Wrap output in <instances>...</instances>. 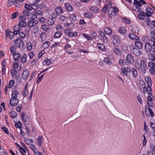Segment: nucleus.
<instances>
[{
    "instance_id": "1",
    "label": "nucleus",
    "mask_w": 155,
    "mask_h": 155,
    "mask_svg": "<svg viewBox=\"0 0 155 155\" xmlns=\"http://www.w3.org/2000/svg\"><path fill=\"white\" fill-rule=\"evenodd\" d=\"M119 10L117 7L110 6L108 11V16L110 18H114L116 14L119 12Z\"/></svg>"
},
{
    "instance_id": "2",
    "label": "nucleus",
    "mask_w": 155,
    "mask_h": 155,
    "mask_svg": "<svg viewBox=\"0 0 155 155\" xmlns=\"http://www.w3.org/2000/svg\"><path fill=\"white\" fill-rule=\"evenodd\" d=\"M133 5L134 7L133 8V10L135 11H138V12H141L143 10L142 8V5L140 1H139L137 0H134Z\"/></svg>"
},
{
    "instance_id": "3",
    "label": "nucleus",
    "mask_w": 155,
    "mask_h": 155,
    "mask_svg": "<svg viewBox=\"0 0 155 155\" xmlns=\"http://www.w3.org/2000/svg\"><path fill=\"white\" fill-rule=\"evenodd\" d=\"M20 19L18 25L21 27H25L27 25L26 22V18L24 16H20Z\"/></svg>"
},
{
    "instance_id": "4",
    "label": "nucleus",
    "mask_w": 155,
    "mask_h": 155,
    "mask_svg": "<svg viewBox=\"0 0 155 155\" xmlns=\"http://www.w3.org/2000/svg\"><path fill=\"white\" fill-rule=\"evenodd\" d=\"M72 30L71 28H67L64 30V33L70 37H75L77 35L76 32H72Z\"/></svg>"
},
{
    "instance_id": "5",
    "label": "nucleus",
    "mask_w": 155,
    "mask_h": 155,
    "mask_svg": "<svg viewBox=\"0 0 155 155\" xmlns=\"http://www.w3.org/2000/svg\"><path fill=\"white\" fill-rule=\"evenodd\" d=\"M111 40L112 43L115 45H118L120 43V38L117 35H114L113 36Z\"/></svg>"
},
{
    "instance_id": "6",
    "label": "nucleus",
    "mask_w": 155,
    "mask_h": 155,
    "mask_svg": "<svg viewBox=\"0 0 155 155\" xmlns=\"http://www.w3.org/2000/svg\"><path fill=\"white\" fill-rule=\"evenodd\" d=\"M14 43L17 47L19 48H22L24 46V43L22 40L19 38L16 39Z\"/></svg>"
},
{
    "instance_id": "7",
    "label": "nucleus",
    "mask_w": 155,
    "mask_h": 155,
    "mask_svg": "<svg viewBox=\"0 0 155 155\" xmlns=\"http://www.w3.org/2000/svg\"><path fill=\"white\" fill-rule=\"evenodd\" d=\"M144 12L146 17H150L152 16L154 12L153 9L150 7H147Z\"/></svg>"
},
{
    "instance_id": "8",
    "label": "nucleus",
    "mask_w": 155,
    "mask_h": 155,
    "mask_svg": "<svg viewBox=\"0 0 155 155\" xmlns=\"http://www.w3.org/2000/svg\"><path fill=\"white\" fill-rule=\"evenodd\" d=\"M98 35L100 39L103 42L106 43L107 42V37L103 31H100L99 32Z\"/></svg>"
},
{
    "instance_id": "9",
    "label": "nucleus",
    "mask_w": 155,
    "mask_h": 155,
    "mask_svg": "<svg viewBox=\"0 0 155 155\" xmlns=\"http://www.w3.org/2000/svg\"><path fill=\"white\" fill-rule=\"evenodd\" d=\"M140 67L141 70L143 73H145L147 68L145 61L143 60H141L140 63Z\"/></svg>"
},
{
    "instance_id": "10",
    "label": "nucleus",
    "mask_w": 155,
    "mask_h": 155,
    "mask_svg": "<svg viewBox=\"0 0 155 155\" xmlns=\"http://www.w3.org/2000/svg\"><path fill=\"white\" fill-rule=\"evenodd\" d=\"M89 12H91L93 14H97L100 12V10L96 6H92L89 9Z\"/></svg>"
},
{
    "instance_id": "11",
    "label": "nucleus",
    "mask_w": 155,
    "mask_h": 155,
    "mask_svg": "<svg viewBox=\"0 0 155 155\" xmlns=\"http://www.w3.org/2000/svg\"><path fill=\"white\" fill-rule=\"evenodd\" d=\"M154 98L152 94L149 95L147 97V103L149 106L150 107H153V106L152 104L153 98Z\"/></svg>"
},
{
    "instance_id": "12",
    "label": "nucleus",
    "mask_w": 155,
    "mask_h": 155,
    "mask_svg": "<svg viewBox=\"0 0 155 155\" xmlns=\"http://www.w3.org/2000/svg\"><path fill=\"white\" fill-rule=\"evenodd\" d=\"M21 27L18 25H15L13 28V32L15 35H17L21 31Z\"/></svg>"
},
{
    "instance_id": "13",
    "label": "nucleus",
    "mask_w": 155,
    "mask_h": 155,
    "mask_svg": "<svg viewBox=\"0 0 155 155\" xmlns=\"http://www.w3.org/2000/svg\"><path fill=\"white\" fill-rule=\"evenodd\" d=\"M54 10L55 12L58 14V16L61 15L64 13L62 8L60 6L57 7Z\"/></svg>"
},
{
    "instance_id": "14",
    "label": "nucleus",
    "mask_w": 155,
    "mask_h": 155,
    "mask_svg": "<svg viewBox=\"0 0 155 155\" xmlns=\"http://www.w3.org/2000/svg\"><path fill=\"white\" fill-rule=\"evenodd\" d=\"M19 100L18 98L11 97L9 101L10 104L11 106H16Z\"/></svg>"
},
{
    "instance_id": "15",
    "label": "nucleus",
    "mask_w": 155,
    "mask_h": 155,
    "mask_svg": "<svg viewBox=\"0 0 155 155\" xmlns=\"http://www.w3.org/2000/svg\"><path fill=\"white\" fill-rule=\"evenodd\" d=\"M5 35L7 37L10 39H12L15 35L13 32H12L9 29H7L5 31Z\"/></svg>"
},
{
    "instance_id": "16",
    "label": "nucleus",
    "mask_w": 155,
    "mask_h": 155,
    "mask_svg": "<svg viewBox=\"0 0 155 155\" xmlns=\"http://www.w3.org/2000/svg\"><path fill=\"white\" fill-rule=\"evenodd\" d=\"M69 19L71 22H74L77 20V16L76 14L73 13L70 14L69 16Z\"/></svg>"
},
{
    "instance_id": "17",
    "label": "nucleus",
    "mask_w": 155,
    "mask_h": 155,
    "mask_svg": "<svg viewBox=\"0 0 155 155\" xmlns=\"http://www.w3.org/2000/svg\"><path fill=\"white\" fill-rule=\"evenodd\" d=\"M121 71L123 74L127 75L128 73H130L131 71L130 69L127 67L121 68Z\"/></svg>"
},
{
    "instance_id": "18",
    "label": "nucleus",
    "mask_w": 155,
    "mask_h": 155,
    "mask_svg": "<svg viewBox=\"0 0 155 155\" xmlns=\"http://www.w3.org/2000/svg\"><path fill=\"white\" fill-rule=\"evenodd\" d=\"M104 61L108 65H111L113 64V61L112 58L107 57L104 59Z\"/></svg>"
},
{
    "instance_id": "19",
    "label": "nucleus",
    "mask_w": 155,
    "mask_h": 155,
    "mask_svg": "<svg viewBox=\"0 0 155 155\" xmlns=\"http://www.w3.org/2000/svg\"><path fill=\"white\" fill-rule=\"evenodd\" d=\"M65 6L66 9L68 12H70L73 11L74 8L69 3H65Z\"/></svg>"
},
{
    "instance_id": "20",
    "label": "nucleus",
    "mask_w": 155,
    "mask_h": 155,
    "mask_svg": "<svg viewBox=\"0 0 155 155\" xmlns=\"http://www.w3.org/2000/svg\"><path fill=\"white\" fill-rule=\"evenodd\" d=\"M112 4L111 3L109 2V4H106L104 5L102 10V12L104 13V14H105L107 12L109 5H110V6H112Z\"/></svg>"
},
{
    "instance_id": "21",
    "label": "nucleus",
    "mask_w": 155,
    "mask_h": 155,
    "mask_svg": "<svg viewBox=\"0 0 155 155\" xmlns=\"http://www.w3.org/2000/svg\"><path fill=\"white\" fill-rule=\"evenodd\" d=\"M132 51L136 56H140L141 54V52L139 50L134 47L133 48Z\"/></svg>"
},
{
    "instance_id": "22",
    "label": "nucleus",
    "mask_w": 155,
    "mask_h": 155,
    "mask_svg": "<svg viewBox=\"0 0 155 155\" xmlns=\"http://www.w3.org/2000/svg\"><path fill=\"white\" fill-rule=\"evenodd\" d=\"M127 61L130 64L132 63L134 61V58L130 54H128L126 57Z\"/></svg>"
},
{
    "instance_id": "23",
    "label": "nucleus",
    "mask_w": 155,
    "mask_h": 155,
    "mask_svg": "<svg viewBox=\"0 0 155 155\" xmlns=\"http://www.w3.org/2000/svg\"><path fill=\"white\" fill-rule=\"evenodd\" d=\"M43 140V137L41 135H39L37 137V141L38 142V145L39 147L41 146Z\"/></svg>"
},
{
    "instance_id": "24",
    "label": "nucleus",
    "mask_w": 155,
    "mask_h": 155,
    "mask_svg": "<svg viewBox=\"0 0 155 155\" xmlns=\"http://www.w3.org/2000/svg\"><path fill=\"white\" fill-rule=\"evenodd\" d=\"M140 13L137 15V17L140 19L144 20L145 18V17L146 16L145 12H143V10L141 12H139Z\"/></svg>"
},
{
    "instance_id": "25",
    "label": "nucleus",
    "mask_w": 155,
    "mask_h": 155,
    "mask_svg": "<svg viewBox=\"0 0 155 155\" xmlns=\"http://www.w3.org/2000/svg\"><path fill=\"white\" fill-rule=\"evenodd\" d=\"M29 20L28 25L31 27L35 26L38 22V21L34 20Z\"/></svg>"
},
{
    "instance_id": "26",
    "label": "nucleus",
    "mask_w": 155,
    "mask_h": 155,
    "mask_svg": "<svg viewBox=\"0 0 155 155\" xmlns=\"http://www.w3.org/2000/svg\"><path fill=\"white\" fill-rule=\"evenodd\" d=\"M129 38L133 40H139V38L133 33H130L128 35Z\"/></svg>"
},
{
    "instance_id": "27",
    "label": "nucleus",
    "mask_w": 155,
    "mask_h": 155,
    "mask_svg": "<svg viewBox=\"0 0 155 155\" xmlns=\"http://www.w3.org/2000/svg\"><path fill=\"white\" fill-rule=\"evenodd\" d=\"M84 16L85 18H93L94 14L91 12H87L84 13Z\"/></svg>"
},
{
    "instance_id": "28",
    "label": "nucleus",
    "mask_w": 155,
    "mask_h": 155,
    "mask_svg": "<svg viewBox=\"0 0 155 155\" xmlns=\"http://www.w3.org/2000/svg\"><path fill=\"white\" fill-rule=\"evenodd\" d=\"M12 55L13 60L15 61L18 60L21 57V55L20 54L17 53L13 54Z\"/></svg>"
},
{
    "instance_id": "29",
    "label": "nucleus",
    "mask_w": 155,
    "mask_h": 155,
    "mask_svg": "<svg viewBox=\"0 0 155 155\" xmlns=\"http://www.w3.org/2000/svg\"><path fill=\"white\" fill-rule=\"evenodd\" d=\"M113 51L116 55H120L121 54L122 52L120 50L115 47L113 48Z\"/></svg>"
},
{
    "instance_id": "30",
    "label": "nucleus",
    "mask_w": 155,
    "mask_h": 155,
    "mask_svg": "<svg viewBox=\"0 0 155 155\" xmlns=\"http://www.w3.org/2000/svg\"><path fill=\"white\" fill-rule=\"evenodd\" d=\"M11 95V97L18 98L19 95V93L18 91L15 90L12 91Z\"/></svg>"
},
{
    "instance_id": "31",
    "label": "nucleus",
    "mask_w": 155,
    "mask_h": 155,
    "mask_svg": "<svg viewBox=\"0 0 155 155\" xmlns=\"http://www.w3.org/2000/svg\"><path fill=\"white\" fill-rule=\"evenodd\" d=\"M145 50L147 51L150 52L151 51L152 47L149 43L145 44Z\"/></svg>"
},
{
    "instance_id": "32",
    "label": "nucleus",
    "mask_w": 155,
    "mask_h": 155,
    "mask_svg": "<svg viewBox=\"0 0 155 155\" xmlns=\"http://www.w3.org/2000/svg\"><path fill=\"white\" fill-rule=\"evenodd\" d=\"M89 33L90 37L91 38V40L92 39H95L97 36V34L95 32L91 31Z\"/></svg>"
},
{
    "instance_id": "33",
    "label": "nucleus",
    "mask_w": 155,
    "mask_h": 155,
    "mask_svg": "<svg viewBox=\"0 0 155 155\" xmlns=\"http://www.w3.org/2000/svg\"><path fill=\"white\" fill-rule=\"evenodd\" d=\"M28 84L27 83L26 84L25 87L22 92L23 95L24 97H25L28 94Z\"/></svg>"
},
{
    "instance_id": "34",
    "label": "nucleus",
    "mask_w": 155,
    "mask_h": 155,
    "mask_svg": "<svg viewBox=\"0 0 155 155\" xmlns=\"http://www.w3.org/2000/svg\"><path fill=\"white\" fill-rule=\"evenodd\" d=\"M40 37L41 39V41H44L47 38V35L45 32H42L40 34Z\"/></svg>"
},
{
    "instance_id": "35",
    "label": "nucleus",
    "mask_w": 155,
    "mask_h": 155,
    "mask_svg": "<svg viewBox=\"0 0 155 155\" xmlns=\"http://www.w3.org/2000/svg\"><path fill=\"white\" fill-rule=\"evenodd\" d=\"M140 87L141 90L142 91L145 92L146 87V85L143 81H141L140 82Z\"/></svg>"
},
{
    "instance_id": "36",
    "label": "nucleus",
    "mask_w": 155,
    "mask_h": 155,
    "mask_svg": "<svg viewBox=\"0 0 155 155\" xmlns=\"http://www.w3.org/2000/svg\"><path fill=\"white\" fill-rule=\"evenodd\" d=\"M135 46L139 48H142L143 45L142 43L139 40H137L135 42Z\"/></svg>"
},
{
    "instance_id": "37",
    "label": "nucleus",
    "mask_w": 155,
    "mask_h": 155,
    "mask_svg": "<svg viewBox=\"0 0 155 155\" xmlns=\"http://www.w3.org/2000/svg\"><path fill=\"white\" fill-rule=\"evenodd\" d=\"M29 75L28 71L26 70L24 71L22 74V78L24 79H25L27 78Z\"/></svg>"
},
{
    "instance_id": "38",
    "label": "nucleus",
    "mask_w": 155,
    "mask_h": 155,
    "mask_svg": "<svg viewBox=\"0 0 155 155\" xmlns=\"http://www.w3.org/2000/svg\"><path fill=\"white\" fill-rule=\"evenodd\" d=\"M119 32L121 34H124L126 31V27L124 26L121 27L118 29Z\"/></svg>"
},
{
    "instance_id": "39",
    "label": "nucleus",
    "mask_w": 155,
    "mask_h": 155,
    "mask_svg": "<svg viewBox=\"0 0 155 155\" xmlns=\"http://www.w3.org/2000/svg\"><path fill=\"white\" fill-rule=\"evenodd\" d=\"M50 45V42L46 41L44 42L42 45V48L45 49H46Z\"/></svg>"
},
{
    "instance_id": "40",
    "label": "nucleus",
    "mask_w": 155,
    "mask_h": 155,
    "mask_svg": "<svg viewBox=\"0 0 155 155\" xmlns=\"http://www.w3.org/2000/svg\"><path fill=\"white\" fill-rule=\"evenodd\" d=\"M131 31L133 33H137L139 31L138 27L136 25H133L131 29Z\"/></svg>"
},
{
    "instance_id": "41",
    "label": "nucleus",
    "mask_w": 155,
    "mask_h": 155,
    "mask_svg": "<svg viewBox=\"0 0 155 155\" xmlns=\"http://www.w3.org/2000/svg\"><path fill=\"white\" fill-rule=\"evenodd\" d=\"M142 40L145 43V44L149 43L150 39L146 35H143L142 38Z\"/></svg>"
},
{
    "instance_id": "42",
    "label": "nucleus",
    "mask_w": 155,
    "mask_h": 155,
    "mask_svg": "<svg viewBox=\"0 0 155 155\" xmlns=\"http://www.w3.org/2000/svg\"><path fill=\"white\" fill-rule=\"evenodd\" d=\"M104 31L106 35H110L111 34L112 30L110 28L106 27L104 28Z\"/></svg>"
},
{
    "instance_id": "43",
    "label": "nucleus",
    "mask_w": 155,
    "mask_h": 155,
    "mask_svg": "<svg viewBox=\"0 0 155 155\" xmlns=\"http://www.w3.org/2000/svg\"><path fill=\"white\" fill-rule=\"evenodd\" d=\"M37 18L36 15H35L34 13V14H30L28 16V20H34L36 19Z\"/></svg>"
},
{
    "instance_id": "44",
    "label": "nucleus",
    "mask_w": 155,
    "mask_h": 155,
    "mask_svg": "<svg viewBox=\"0 0 155 155\" xmlns=\"http://www.w3.org/2000/svg\"><path fill=\"white\" fill-rule=\"evenodd\" d=\"M98 48L102 51H105L106 48L104 45L101 43H98L97 45Z\"/></svg>"
},
{
    "instance_id": "45",
    "label": "nucleus",
    "mask_w": 155,
    "mask_h": 155,
    "mask_svg": "<svg viewBox=\"0 0 155 155\" xmlns=\"http://www.w3.org/2000/svg\"><path fill=\"white\" fill-rule=\"evenodd\" d=\"M62 35V33L59 31L55 32L54 35V38H60Z\"/></svg>"
},
{
    "instance_id": "46",
    "label": "nucleus",
    "mask_w": 155,
    "mask_h": 155,
    "mask_svg": "<svg viewBox=\"0 0 155 155\" xmlns=\"http://www.w3.org/2000/svg\"><path fill=\"white\" fill-rule=\"evenodd\" d=\"M17 73V71L16 69H13L11 70V75L13 78L14 77L16 78Z\"/></svg>"
},
{
    "instance_id": "47",
    "label": "nucleus",
    "mask_w": 155,
    "mask_h": 155,
    "mask_svg": "<svg viewBox=\"0 0 155 155\" xmlns=\"http://www.w3.org/2000/svg\"><path fill=\"white\" fill-rule=\"evenodd\" d=\"M149 17H147L145 20V24L147 26L150 25L151 24V22Z\"/></svg>"
},
{
    "instance_id": "48",
    "label": "nucleus",
    "mask_w": 155,
    "mask_h": 155,
    "mask_svg": "<svg viewBox=\"0 0 155 155\" xmlns=\"http://www.w3.org/2000/svg\"><path fill=\"white\" fill-rule=\"evenodd\" d=\"M64 27L68 28H71V27L74 26V24L71 21L70 23H65L64 24Z\"/></svg>"
},
{
    "instance_id": "49",
    "label": "nucleus",
    "mask_w": 155,
    "mask_h": 155,
    "mask_svg": "<svg viewBox=\"0 0 155 155\" xmlns=\"http://www.w3.org/2000/svg\"><path fill=\"white\" fill-rule=\"evenodd\" d=\"M42 29L47 32H49V26L47 25H43L41 26Z\"/></svg>"
},
{
    "instance_id": "50",
    "label": "nucleus",
    "mask_w": 155,
    "mask_h": 155,
    "mask_svg": "<svg viewBox=\"0 0 155 155\" xmlns=\"http://www.w3.org/2000/svg\"><path fill=\"white\" fill-rule=\"evenodd\" d=\"M10 116L12 118H15L17 116V114L14 111H12L9 113Z\"/></svg>"
},
{
    "instance_id": "51",
    "label": "nucleus",
    "mask_w": 155,
    "mask_h": 155,
    "mask_svg": "<svg viewBox=\"0 0 155 155\" xmlns=\"http://www.w3.org/2000/svg\"><path fill=\"white\" fill-rule=\"evenodd\" d=\"M27 56L25 54L23 55L20 58V61L22 63H25L27 61Z\"/></svg>"
},
{
    "instance_id": "52",
    "label": "nucleus",
    "mask_w": 155,
    "mask_h": 155,
    "mask_svg": "<svg viewBox=\"0 0 155 155\" xmlns=\"http://www.w3.org/2000/svg\"><path fill=\"white\" fill-rule=\"evenodd\" d=\"M10 51L11 53L14 54L16 53V48L15 46H12L10 48Z\"/></svg>"
},
{
    "instance_id": "53",
    "label": "nucleus",
    "mask_w": 155,
    "mask_h": 155,
    "mask_svg": "<svg viewBox=\"0 0 155 155\" xmlns=\"http://www.w3.org/2000/svg\"><path fill=\"white\" fill-rule=\"evenodd\" d=\"M22 2L15 1V5L18 8H20L22 5Z\"/></svg>"
},
{
    "instance_id": "54",
    "label": "nucleus",
    "mask_w": 155,
    "mask_h": 155,
    "mask_svg": "<svg viewBox=\"0 0 155 155\" xmlns=\"http://www.w3.org/2000/svg\"><path fill=\"white\" fill-rule=\"evenodd\" d=\"M19 15V13L18 12H15L13 13L11 15V17L12 19H14L17 16Z\"/></svg>"
},
{
    "instance_id": "55",
    "label": "nucleus",
    "mask_w": 155,
    "mask_h": 155,
    "mask_svg": "<svg viewBox=\"0 0 155 155\" xmlns=\"http://www.w3.org/2000/svg\"><path fill=\"white\" fill-rule=\"evenodd\" d=\"M22 121L25 124L28 125V118L25 115L22 116Z\"/></svg>"
},
{
    "instance_id": "56",
    "label": "nucleus",
    "mask_w": 155,
    "mask_h": 155,
    "mask_svg": "<svg viewBox=\"0 0 155 155\" xmlns=\"http://www.w3.org/2000/svg\"><path fill=\"white\" fill-rule=\"evenodd\" d=\"M15 126L16 127L20 129H21L22 127L21 123L20 121H18V122L15 124Z\"/></svg>"
},
{
    "instance_id": "57",
    "label": "nucleus",
    "mask_w": 155,
    "mask_h": 155,
    "mask_svg": "<svg viewBox=\"0 0 155 155\" xmlns=\"http://www.w3.org/2000/svg\"><path fill=\"white\" fill-rule=\"evenodd\" d=\"M31 9L34 10H36L38 8V5L36 3H34L31 5Z\"/></svg>"
},
{
    "instance_id": "58",
    "label": "nucleus",
    "mask_w": 155,
    "mask_h": 155,
    "mask_svg": "<svg viewBox=\"0 0 155 155\" xmlns=\"http://www.w3.org/2000/svg\"><path fill=\"white\" fill-rule=\"evenodd\" d=\"M132 71L134 77L135 78L138 75V73L137 70L135 68H133L132 69Z\"/></svg>"
},
{
    "instance_id": "59",
    "label": "nucleus",
    "mask_w": 155,
    "mask_h": 155,
    "mask_svg": "<svg viewBox=\"0 0 155 155\" xmlns=\"http://www.w3.org/2000/svg\"><path fill=\"white\" fill-rule=\"evenodd\" d=\"M47 23L49 25H52L54 23V21L52 19L49 18L48 20Z\"/></svg>"
},
{
    "instance_id": "60",
    "label": "nucleus",
    "mask_w": 155,
    "mask_h": 155,
    "mask_svg": "<svg viewBox=\"0 0 155 155\" xmlns=\"http://www.w3.org/2000/svg\"><path fill=\"white\" fill-rule=\"evenodd\" d=\"M34 14L35 15H36V16H40L42 14V11L41 10H36L34 12Z\"/></svg>"
},
{
    "instance_id": "61",
    "label": "nucleus",
    "mask_w": 155,
    "mask_h": 155,
    "mask_svg": "<svg viewBox=\"0 0 155 155\" xmlns=\"http://www.w3.org/2000/svg\"><path fill=\"white\" fill-rule=\"evenodd\" d=\"M82 35L84 38H86L87 40L89 41L91 40V38L90 37V35H89L84 33H83L82 34Z\"/></svg>"
},
{
    "instance_id": "62",
    "label": "nucleus",
    "mask_w": 155,
    "mask_h": 155,
    "mask_svg": "<svg viewBox=\"0 0 155 155\" xmlns=\"http://www.w3.org/2000/svg\"><path fill=\"white\" fill-rule=\"evenodd\" d=\"M27 49L28 51H30L32 48V44L30 41L28 42L27 44Z\"/></svg>"
},
{
    "instance_id": "63",
    "label": "nucleus",
    "mask_w": 155,
    "mask_h": 155,
    "mask_svg": "<svg viewBox=\"0 0 155 155\" xmlns=\"http://www.w3.org/2000/svg\"><path fill=\"white\" fill-rule=\"evenodd\" d=\"M148 58L149 60L154 61L155 60V56L153 54H150L148 55Z\"/></svg>"
},
{
    "instance_id": "64",
    "label": "nucleus",
    "mask_w": 155,
    "mask_h": 155,
    "mask_svg": "<svg viewBox=\"0 0 155 155\" xmlns=\"http://www.w3.org/2000/svg\"><path fill=\"white\" fill-rule=\"evenodd\" d=\"M25 142L26 144L29 145L32 143V140L31 139L27 138L25 140Z\"/></svg>"
}]
</instances>
